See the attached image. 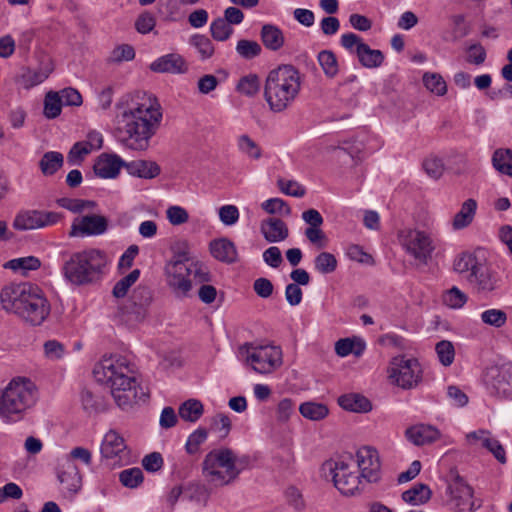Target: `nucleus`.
I'll use <instances>...</instances> for the list:
<instances>
[{
    "label": "nucleus",
    "instance_id": "nucleus-1",
    "mask_svg": "<svg viewBox=\"0 0 512 512\" xmlns=\"http://www.w3.org/2000/svg\"><path fill=\"white\" fill-rule=\"evenodd\" d=\"M97 382L108 385L111 394L122 409H127L140 401L145 402L148 394L139 386L135 377L134 365L121 355L103 357L93 369Z\"/></svg>",
    "mask_w": 512,
    "mask_h": 512
},
{
    "label": "nucleus",
    "instance_id": "nucleus-2",
    "mask_svg": "<svg viewBox=\"0 0 512 512\" xmlns=\"http://www.w3.org/2000/svg\"><path fill=\"white\" fill-rule=\"evenodd\" d=\"M162 119L161 107L149 99L125 109L117 115V130L122 142L133 150H146Z\"/></svg>",
    "mask_w": 512,
    "mask_h": 512
},
{
    "label": "nucleus",
    "instance_id": "nucleus-3",
    "mask_svg": "<svg viewBox=\"0 0 512 512\" xmlns=\"http://www.w3.org/2000/svg\"><path fill=\"white\" fill-rule=\"evenodd\" d=\"M2 308L32 326L41 325L49 316L51 306L44 292L31 283L10 284L0 293Z\"/></svg>",
    "mask_w": 512,
    "mask_h": 512
},
{
    "label": "nucleus",
    "instance_id": "nucleus-4",
    "mask_svg": "<svg viewBox=\"0 0 512 512\" xmlns=\"http://www.w3.org/2000/svg\"><path fill=\"white\" fill-rule=\"evenodd\" d=\"M61 272L66 281L75 286L98 282L105 273L108 259L104 251L88 248L72 253L64 252Z\"/></svg>",
    "mask_w": 512,
    "mask_h": 512
},
{
    "label": "nucleus",
    "instance_id": "nucleus-5",
    "mask_svg": "<svg viewBox=\"0 0 512 512\" xmlns=\"http://www.w3.org/2000/svg\"><path fill=\"white\" fill-rule=\"evenodd\" d=\"M301 89V76L293 65H280L271 70L265 80L264 99L269 109L281 113L296 100Z\"/></svg>",
    "mask_w": 512,
    "mask_h": 512
},
{
    "label": "nucleus",
    "instance_id": "nucleus-6",
    "mask_svg": "<svg viewBox=\"0 0 512 512\" xmlns=\"http://www.w3.org/2000/svg\"><path fill=\"white\" fill-rule=\"evenodd\" d=\"M38 401V389L27 377H14L0 389V419L7 424L22 421Z\"/></svg>",
    "mask_w": 512,
    "mask_h": 512
},
{
    "label": "nucleus",
    "instance_id": "nucleus-7",
    "mask_svg": "<svg viewBox=\"0 0 512 512\" xmlns=\"http://www.w3.org/2000/svg\"><path fill=\"white\" fill-rule=\"evenodd\" d=\"M249 464V456H238L228 448L215 449L204 458L203 475L212 485L225 486L234 482Z\"/></svg>",
    "mask_w": 512,
    "mask_h": 512
},
{
    "label": "nucleus",
    "instance_id": "nucleus-8",
    "mask_svg": "<svg viewBox=\"0 0 512 512\" xmlns=\"http://www.w3.org/2000/svg\"><path fill=\"white\" fill-rule=\"evenodd\" d=\"M192 266L195 267V276L200 281H208V274L201 272L197 265L190 261L187 252H179L173 255L171 260L165 266L168 285L181 295H186L191 289V281L189 279L192 273Z\"/></svg>",
    "mask_w": 512,
    "mask_h": 512
},
{
    "label": "nucleus",
    "instance_id": "nucleus-9",
    "mask_svg": "<svg viewBox=\"0 0 512 512\" xmlns=\"http://www.w3.org/2000/svg\"><path fill=\"white\" fill-rule=\"evenodd\" d=\"M242 356H245V363L260 374H269L282 365V350L279 346L264 345L253 346L245 343L239 349Z\"/></svg>",
    "mask_w": 512,
    "mask_h": 512
},
{
    "label": "nucleus",
    "instance_id": "nucleus-10",
    "mask_svg": "<svg viewBox=\"0 0 512 512\" xmlns=\"http://www.w3.org/2000/svg\"><path fill=\"white\" fill-rule=\"evenodd\" d=\"M421 367L417 359H406L404 356L395 357L389 369L392 383L403 389H411L421 381Z\"/></svg>",
    "mask_w": 512,
    "mask_h": 512
},
{
    "label": "nucleus",
    "instance_id": "nucleus-11",
    "mask_svg": "<svg viewBox=\"0 0 512 512\" xmlns=\"http://www.w3.org/2000/svg\"><path fill=\"white\" fill-rule=\"evenodd\" d=\"M401 242L406 252L419 264L426 265L435 250L433 240L424 231L408 229L401 233Z\"/></svg>",
    "mask_w": 512,
    "mask_h": 512
},
{
    "label": "nucleus",
    "instance_id": "nucleus-12",
    "mask_svg": "<svg viewBox=\"0 0 512 512\" xmlns=\"http://www.w3.org/2000/svg\"><path fill=\"white\" fill-rule=\"evenodd\" d=\"M62 214L54 211L26 209L19 211L14 220L13 228L18 231L43 229L57 224Z\"/></svg>",
    "mask_w": 512,
    "mask_h": 512
},
{
    "label": "nucleus",
    "instance_id": "nucleus-13",
    "mask_svg": "<svg viewBox=\"0 0 512 512\" xmlns=\"http://www.w3.org/2000/svg\"><path fill=\"white\" fill-rule=\"evenodd\" d=\"M447 494L450 504L457 512H473V489L464 481L456 470H451L447 479Z\"/></svg>",
    "mask_w": 512,
    "mask_h": 512
},
{
    "label": "nucleus",
    "instance_id": "nucleus-14",
    "mask_svg": "<svg viewBox=\"0 0 512 512\" xmlns=\"http://www.w3.org/2000/svg\"><path fill=\"white\" fill-rule=\"evenodd\" d=\"M485 383L492 396L500 400L512 401V364L488 368Z\"/></svg>",
    "mask_w": 512,
    "mask_h": 512
},
{
    "label": "nucleus",
    "instance_id": "nucleus-15",
    "mask_svg": "<svg viewBox=\"0 0 512 512\" xmlns=\"http://www.w3.org/2000/svg\"><path fill=\"white\" fill-rule=\"evenodd\" d=\"M102 458L111 465H126L130 462V451L124 438L115 430L108 431L101 444Z\"/></svg>",
    "mask_w": 512,
    "mask_h": 512
},
{
    "label": "nucleus",
    "instance_id": "nucleus-16",
    "mask_svg": "<svg viewBox=\"0 0 512 512\" xmlns=\"http://www.w3.org/2000/svg\"><path fill=\"white\" fill-rule=\"evenodd\" d=\"M335 487L345 496H352L359 490L361 480L356 472L350 470L348 463L336 461L327 463Z\"/></svg>",
    "mask_w": 512,
    "mask_h": 512
},
{
    "label": "nucleus",
    "instance_id": "nucleus-17",
    "mask_svg": "<svg viewBox=\"0 0 512 512\" xmlns=\"http://www.w3.org/2000/svg\"><path fill=\"white\" fill-rule=\"evenodd\" d=\"M107 229L108 220L105 216L89 214L74 218L68 235L70 238L98 236L104 234Z\"/></svg>",
    "mask_w": 512,
    "mask_h": 512
},
{
    "label": "nucleus",
    "instance_id": "nucleus-18",
    "mask_svg": "<svg viewBox=\"0 0 512 512\" xmlns=\"http://www.w3.org/2000/svg\"><path fill=\"white\" fill-rule=\"evenodd\" d=\"M151 302V290L145 286H138L133 290L128 304L123 307V315L127 316V321L141 322L146 318Z\"/></svg>",
    "mask_w": 512,
    "mask_h": 512
},
{
    "label": "nucleus",
    "instance_id": "nucleus-19",
    "mask_svg": "<svg viewBox=\"0 0 512 512\" xmlns=\"http://www.w3.org/2000/svg\"><path fill=\"white\" fill-rule=\"evenodd\" d=\"M358 468L361 476L370 483L380 480L381 463L378 451L370 446H363L356 453Z\"/></svg>",
    "mask_w": 512,
    "mask_h": 512
},
{
    "label": "nucleus",
    "instance_id": "nucleus-20",
    "mask_svg": "<svg viewBox=\"0 0 512 512\" xmlns=\"http://www.w3.org/2000/svg\"><path fill=\"white\" fill-rule=\"evenodd\" d=\"M57 476L63 486V494L66 498H72L81 489L82 478L78 467L69 458L63 459Z\"/></svg>",
    "mask_w": 512,
    "mask_h": 512
},
{
    "label": "nucleus",
    "instance_id": "nucleus-21",
    "mask_svg": "<svg viewBox=\"0 0 512 512\" xmlns=\"http://www.w3.org/2000/svg\"><path fill=\"white\" fill-rule=\"evenodd\" d=\"M468 280L476 285L479 292L485 293L496 290L500 282L498 274L481 263L470 273Z\"/></svg>",
    "mask_w": 512,
    "mask_h": 512
},
{
    "label": "nucleus",
    "instance_id": "nucleus-22",
    "mask_svg": "<svg viewBox=\"0 0 512 512\" xmlns=\"http://www.w3.org/2000/svg\"><path fill=\"white\" fill-rule=\"evenodd\" d=\"M121 167H125V161L116 154H101L93 165L96 176L104 179L115 178Z\"/></svg>",
    "mask_w": 512,
    "mask_h": 512
},
{
    "label": "nucleus",
    "instance_id": "nucleus-23",
    "mask_svg": "<svg viewBox=\"0 0 512 512\" xmlns=\"http://www.w3.org/2000/svg\"><path fill=\"white\" fill-rule=\"evenodd\" d=\"M406 439L416 446L431 444L440 438V431L426 424H416L405 430Z\"/></svg>",
    "mask_w": 512,
    "mask_h": 512
},
{
    "label": "nucleus",
    "instance_id": "nucleus-24",
    "mask_svg": "<svg viewBox=\"0 0 512 512\" xmlns=\"http://www.w3.org/2000/svg\"><path fill=\"white\" fill-rule=\"evenodd\" d=\"M150 69L157 73L182 74L187 71L184 58L176 53L166 54L150 64Z\"/></svg>",
    "mask_w": 512,
    "mask_h": 512
},
{
    "label": "nucleus",
    "instance_id": "nucleus-25",
    "mask_svg": "<svg viewBox=\"0 0 512 512\" xmlns=\"http://www.w3.org/2000/svg\"><path fill=\"white\" fill-rule=\"evenodd\" d=\"M260 230L265 240L270 243L281 242L289 235L286 223L280 218H268L262 221Z\"/></svg>",
    "mask_w": 512,
    "mask_h": 512
},
{
    "label": "nucleus",
    "instance_id": "nucleus-26",
    "mask_svg": "<svg viewBox=\"0 0 512 512\" xmlns=\"http://www.w3.org/2000/svg\"><path fill=\"white\" fill-rule=\"evenodd\" d=\"M338 404L344 410L354 413H368L372 410L371 401L359 393L341 395L338 398Z\"/></svg>",
    "mask_w": 512,
    "mask_h": 512
},
{
    "label": "nucleus",
    "instance_id": "nucleus-27",
    "mask_svg": "<svg viewBox=\"0 0 512 512\" xmlns=\"http://www.w3.org/2000/svg\"><path fill=\"white\" fill-rule=\"evenodd\" d=\"M212 256L225 263H233L237 260V250L232 241L227 238L213 240L210 243Z\"/></svg>",
    "mask_w": 512,
    "mask_h": 512
},
{
    "label": "nucleus",
    "instance_id": "nucleus-28",
    "mask_svg": "<svg viewBox=\"0 0 512 512\" xmlns=\"http://www.w3.org/2000/svg\"><path fill=\"white\" fill-rule=\"evenodd\" d=\"M127 172L132 176L144 179H153L160 174V166L150 160H134L125 162Z\"/></svg>",
    "mask_w": 512,
    "mask_h": 512
},
{
    "label": "nucleus",
    "instance_id": "nucleus-29",
    "mask_svg": "<svg viewBox=\"0 0 512 512\" xmlns=\"http://www.w3.org/2000/svg\"><path fill=\"white\" fill-rule=\"evenodd\" d=\"M477 206V201L473 198H469L466 201H464L461 205L460 210L455 214L453 218V229L461 230L468 227L474 220Z\"/></svg>",
    "mask_w": 512,
    "mask_h": 512
},
{
    "label": "nucleus",
    "instance_id": "nucleus-30",
    "mask_svg": "<svg viewBox=\"0 0 512 512\" xmlns=\"http://www.w3.org/2000/svg\"><path fill=\"white\" fill-rule=\"evenodd\" d=\"M260 37L265 48L271 51L280 50L284 43L285 37L280 28L273 24H265L261 28Z\"/></svg>",
    "mask_w": 512,
    "mask_h": 512
},
{
    "label": "nucleus",
    "instance_id": "nucleus-31",
    "mask_svg": "<svg viewBox=\"0 0 512 512\" xmlns=\"http://www.w3.org/2000/svg\"><path fill=\"white\" fill-rule=\"evenodd\" d=\"M432 496L428 485L416 483L410 489L402 493V500L410 505L419 506L426 504Z\"/></svg>",
    "mask_w": 512,
    "mask_h": 512
},
{
    "label": "nucleus",
    "instance_id": "nucleus-32",
    "mask_svg": "<svg viewBox=\"0 0 512 512\" xmlns=\"http://www.w3.org/2000/svg\"><path fill=\"white\" fill-rule=\"evenodd\" d=\"M357 58L365 68H377L384 62V55L378 49H372L368 44H361L358 48Z\"/></svg>",
    "mask_w": 512,
    "mask_h": 512
},
{
    "label": "nucleus",
    "instance_id": "nucleus-33",
    "mask_svg": "<svg viewBox=\"0 0 512 512\" xmlns=\"http://www.w3.org/2000/svg\"><path fill=\"white\" fill-rule=\"evenodd\" d=\"M64 163V157L60 152L49 151L44 153L39 161V168L43 175L51 176L55 174Z\"/></svg>",
    "mask_w": 512,
    "mask_h": 512
},
{
    "label": "nucleus",
    "instance_id": "nucleus-34",
    "mask_svg": "<svg viewBox=\"0 0 512 512\" xmlns=\"http://www.w3.org/2000/svg\"><path fill=\"white\" fill-rule=\"evenodd\" d=\"M493 167L500 173L512 177V150L499 148L492 156Z\"/></svg>",
    "mask_w": 512,
    "mask_h": 512
},
{
    "label": "nucleus",
    "instance_id": "nucleus-35",
    "mask_svg": "<svg viewBox=\"0 0 512 512\" xmlns=\"http://www.w3.org/2000/svg\"><path fill=\"white\" fill-rule=\"evenodd\" d=\"M81 403L83 409L89 414L103 412L107 406L103 396L94 394L87 389L81 392Z\"/></svg>",
    "mask_w": 512,
    "mask_h": 512
},
{
    "label": "nucleus",
    "instance_id": "nucleus-36",
    "mask_svg": "<svg viewBox=\"0 0 512 512\" xmlns=\"http://www.w3.org/2000/svg\"><path fill=\"white\" fill-rule=\"evenodd\" d=\"M204 408L202 403L196 399H189L179 407V416L184 421L196 422L203 415Z\"/></svg>",
    "mask_w": 512,
    "mask_h": 512
},
{
    "label": "nucleus",
    "instance_id": "nucleus-37",
    "mask_svg": "<svg viewBox=\"0 0 512 512\" xmlns=\"http://www.w3.org/2000/svg\"><path fill=\"white\" fill-rule=\"evenodd\" d=\"M317 60L326 77L334 78L338 74L339 65L334 52L322 50L318 53Z\"/></svg>",
    "mask_w": 512,
    "mask_h": 512
},
{
    "label": "nucleus",
    "instance_id": "nucleus-38",
    "mask_svg": "<svg viewBox=\"0 0 512 512\" xmlns=\"http://www.w3.org/2000/svg\"><path fill=\"white\" fill-rule=\"evenodd\" d=\"M301 415L312 421H319L327 417L329 409L322 403L305 402L299 407Z\"/></svg>",
    "mask_w": 512,
    "mask_h": 512
},
{
    "label": "nucleus",
    "instance_id": "nucleus-39",
    "mask_svg": "<svg viewBox=\"0 0 512 512\" xmlns=\"http://www.w3.org/2000/svg\"><path fill=\"white\" fill-rule=\"evenodd\" d=\"M184 498L199 504H204L209 498V491L204 484L189 482L184 485Z\"/></svg>",
    "mask_w": 512,
    "mask_h": 512
},
{
    "label": "nucleus",
    "instance_id": "nucleus-40",
    "mask_svg": "<svg viewBox=\"0 0 512 512\" xmlns=\"http://www.w3.org/2000/svg\"><path fill=\"white\" fill-rule=\"evenodd\" d=\"M423 84L431 93L443 96L447 93V84L443 77L434 72H426L423 75Z\"/></svg>",
    "mask_w": 512,
    "mask_h": 512
},
{
    "label": "nucleus",
    "instance_id": "nucleus-41",
    "mask_svg": "<svg viewBox=\"0 0 512 512\" xmlns=\"http://www.w3.org/2000/svg\"><path fill=\"white\" fill-rule=\"evenodd\" d=\"M59 92L49 91L44 98L43 114L47 119H55L61 114L62 101Z\"/></svg>",
    "mask_w": 512,
    "mask_h": 512
},
{
    "label": "nucleus",
    "instance_id": "nucleus-42",
    "mask_svg": "<svg viewBox=\"0 0 512 512\" xmlns=\"http://www.w3.org/2000/svg\"><path fill=\"white\" fill-rule=\"evenodd\" d=\"M40 266L41 261L34 256L12 259L4 265L5 268H9L14 271L21 270L23 274H26L28 271L37 270Z\"/></svg>",
    "mask_w": 512,
    "mask_h": 512
},
{
    "label": "nucleus",
    "instance_id": "nucleus-43",
    "mask_svg": "<svg viewBox=\"0 0 512 512\" xmlns=\"http://www.w3.org/2000/svg\"><path fill=\"white\" fill-rule=\"evenodd\" d=\"M315 269L321 274L333 273L338 265L336 257L329 252H321L314 259Z\"/></svg>",
    "mask_w": 512,
    "mask_h": 512
},
{
    "label": "nucleus",
    "instance_id": "nucleus-44",
    "mask_svg": "<svg viewBox=\"0 0 512 512\" xmlns=\"http://www.w3.org/2000/svg\"><path fill=\"white\" fill-rule=\"evenodd\" d=\"M482 323L494 328H501L507 322V314L501 309L491 308L483 311L480 315Z\"/></svg>",
    "mask_w": 512,
    "mask_h": 512
},
{
    "label": "nucleus",
    "instance_id": "nucleus-45",
    "mask_svg": "<svg viewBox=\"0 0 512 512\" xmlns=\"http://www.w3.org/2000/svg\"><path fill=\"white\" fill-rule=\"evenodd\" d=\"M51 71L52 69L49 67L35 70L28 69L25 73L22 74V82L25 88H31L41 84L48 78Z\"/></svg>",
    "mask_w": 512,
    "mask_h": 512
},
{
    "label": "nucleus",
    "instance_id": "nucleus-46",
    "mask_svg": "<svg viewBox=\"0 0 512 512\" xmlns=\"http://www.w3.org/2000/svg\"><path fill=\"white\" fill-rule=\"evenodd\" d=\"M236 89L243 95L252 97L256 95L260 90V80L256 74H249L247 76L242 77Z\"/></svg>",
    "mask_w": 512,
    "mask_h": 512
},
{
    "label": "nucleus",
    "instance_id": "nucleus-47",
    "mask_svg": "<svg viewBox=\"0 0 512 512\" xmlns=\"http://www.w3.org/2000/svg\"><path fill=\"white\" fill-rule=\"evenodd\" d=\"M236 51L243 59L251 60L261 54L262 48L256 41L242 39L238 41Z\"/></svg>",
    "mask_w": 512,
    "mask_h": 512
},
{
    "label": "nucleus",
    "instance_id": "nucleus-48",
    "mask_svg": "<svg viewBox=\"0 0 512 512\" xmlns=\"http://www.w3.org/2000/svg\"><path fill=\"white\" fill-rule=\"evenodd\" d=\"M139 276L140 270L135 269L125 277L121 278L113 287V296L116 298H123L126 296L129 288L138 280Z\"/></svg>",
    "mask_w": 512,
    "mask_h": 512
},
{
    "label": "nucleus",
    "instance_id": "nucleus-49",
    "mask_svg": "<svg viewBox=\"0 0 512 512\" xmlns=\"http://www.w3.org/2000/svg\"><path fill=\"white\" fill-rule=\"evenodd\" d=\"M119 480L123 486L133 489L143 482L144 475L140 468L134 467L120 472Z\"/></svg>",
    "mask_w": 512,
    "mask_h": 512
},
{
    "label": "nucleus",
    "instance_id": "nucleus-50",
    "mask_svg": "<svg viewBox=\"0 0 512 512\" xmlns=\"http://www.w3.org/2000/svg\"><path fill=\"white\" fill-rule=\"evenodd\" d=\"M58 206L65 208L73 213L82 212L84 209H93L96 206L94 201L90 200H82V199H73V198H59L56 200Z\"/></svg>",
    "mask_w": 512,
    "mask_h": 512
},
{
    "label": "nucleus",
    "instance_id": "nucleus-51",
    "mask_svg": "<svg viewBox=\"0 0 512 512\" xmlns=\"http://www.w3.org/2000/svg\"><path fill=\"white\" fill-rule=\"evenodd\" d=\"M480 263L478 262L477 258L471 254V253H462L456 257L454 260V270L457 273H466L469 272L473 273V270H476Z\"/></svg>",
    "mask_w": 512,
    "mask_h": 512
},
{
    "label": "nucleus",
    "instance_id": "nucleus-52",
    "mask_svg": "<svg viewBox=\"0 0 512 512\" xmlns=\"http://www.w3.org/2000/svg\"><path fill=\"white\" fill-rule=\"evenodd\" d=\"M135 58V50L129 44H121L116 46L107 58V62L118 64L123 61H131Z\"/></svg>",
    "mask_w": 512,
    "mask_h": 512
},
{
    "label": "nucleus",
    "instance_id": "nucleus-53",
    "mask_svg": "<svg viewBox=\"0 0 512 512\" xmlns=\"http://www.w3.org/2000/svg\"><path fill=\"white\" fill-rule=\"evenodd\" d=\"M467 300L468 296L456 286H453L443 294L444 304L453 309L462 308Z\"/></svg>",
    "mask_w": 512,
    "mask_h": 512
},
{
    "label": "nucleus",
    "instance_id": "nucleus-54",
    "mask_svg": "<svg viewBox=\"0 0 512 512\" xmlns=\"http://www.w3.org/2000/svg\"><path fill=\"white\" fill-rule=\"evenodd\" d=\"M190 44L193 45L201 55L202 59L210 58L214 53V46L211 40L200 34H195L190 38Z\"/></svg>",
    "mask_w": 512,
    "mask_h": 512
},
{
    "label": "nucleus",
    "instance_id": "nucleus-55",
    "mask_svg": "<svg viewBox=\"0 0 512 512\" xmlns=\"http://www.w3.org/2000/svg\"><path fill=\"white\" fill-rule=\"evenodd\" d=\"M210 31L213 39L216 41H225L233 33V28L226 22L225 19L219 17L211 23Z\"/></svg>",
    "mask_w": 512,
    "mask_h": 512
},
{
    "label": "nucleus",
    "instance_id": "nucleus-56",
    "mask_svg": "<svg viewBox=\"0 0 512 512\" xmlns=\"http://www.w3.org/2000/svg\"><path fill=\"white\" fill-rule=\"evenodd\" d=\"M438 359L444 366H450L455 357V349L453 344L448 340H442L435 347Z\"/></svg>",
    "mask_w": 512,
    "mask_h": 512
},
{
    "label": "nucleus",
    "instance_id": "nucleus-57",
    "mask_svg": "<svg viewBox=\"0 0 512 512\" xmlns=\"http://www.w3.org/2000/svg\"><path fill=\"white\" fill-rule=\"evenodd\" d=\"M261 207L269 214H280L284 216H289L291 214V208L281 198H270L264 201L261 204Z\"/></svg>",
    "mask_w": 512,
    "mask_h": 512
},
{
    "label": "nucleus",
    "instance_id": "nucleus-58",
    "mask_svg": "<svg viewBox=\"0 0 512 512\" xmlns=\"http://www.w3.org/2000/svg\"><path fill=\"white\" fill-rule=\"evenodd\" d=\"M208 436V432L205 428H198L191 433L185 444V449L188 454H195L199 451V447L203 444Z\"/></svg>",
    "mask_w": 512,
    "mask_h": 512
},
{
    "label": "nucleus",
    "instance_id": "nucleus-59",
    "mask_svg": "<svg viewBox=\"0 0 512 512\" xmlns=\"http://www.w3.org/2000/svg\"><path fill=\"white\" fill-rule=\"evenodd\" d=\"M305 237L317 249H324L328 245V237L325 232L318 227H307L304 231Z\"/></svg>",
    "mask_w": 512,
    "mask_h": 512
},
{
    "label": "nucleus",
    "instance_id": "nucleus-60",
    "mask_svg": "<svg viewBox=\"0 0 512 512\" xmlns=\"http://www.w3.org/2000/svg\"><path fill=\"white\" fill-rule=\"evenodd\" d=\"M238 148L242 153L253 159H259L261 157L260 147L248 135H241L238 138Z\"/></svg>",
    "mask_w": 512,
    "mask_h": 512
},
{
    "label": "nucleus",
    "instance_id": "nucleus-61",
    "mask_svg": "<svg viewBox=\"0 0 512 512\" xmlns=\"http://www.w3.org/2000/svg\"><path fill=\"white\" fill-rule=\"evenodd\" d=\"M423 169L433 179H439L444 172V163L441 158L429 156L423 162Z\"/></svg>",
    "mask_w": 512,
    "mask_h": 512
},
{
    "label": "nucleus",
    "instance_id": "nucleus-62",
    "mask_svg": "<svg viewBox=\"0 0 512 512\" xmlns=\"http://www.w3.org/2000/svg\"><path fill=\"white\" fill-rule=\"evenodd\" d=\"M278 187L286 195L297 197V198L303 197L306 193L305 188L302 185H300L298 182L293 181V180L279 179Z\"/></svg>",
    "mask_w": 512,
    "mask_h": 512
},
{
    "label": "nucleus",
    "instance_id": "nucleus-63",
    "mask_svg": "<svg viewBox=\"0 0 512 512\" xmlns=\"http://www.w3.org/2000/svg\"><path fill=\"white\" fill-rule=\"evenodd\" d=\"M58 92L64 106H80L83 102L81 94L75 88L67 87Z\"/></svg>",
    "mask_w": 512,
    "mask_h": 512
},
{
    "label": "nucleus",
    "instance_id": "nucleus-64",
    "mask_svg": "<svg viewBox=\"0 0 512 512\" xmlns=\"http://www.w3.org/2000/svg\"><path fill=\"white\" fill-rule=\"evenodd\" d=\"M156 25L155 17L148 11L141 13L135 21V28L141 34L151 32Z\"/></svg>",
    "mask_w": 512,
    "mask_h": 512
}]
</instances>
